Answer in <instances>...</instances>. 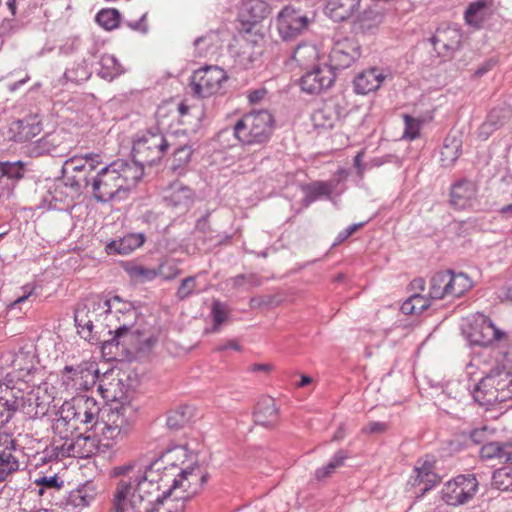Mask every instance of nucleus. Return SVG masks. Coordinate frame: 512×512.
I'll use <instances>...</instances> for the list:
<instances>
[{
	"label": "nucleus",
	"instance_id": "nucleus-1",
	"mask_svg": "<svg viewBox=\"0 0 512 512\" xmlns=\"http://www.w3.org/2000/svg\"><path fill=\"white\" fill-rule=\"evenodd\" d=\"M115 512H183L182 503H174L162 493L159 485L122 477L114 492Z\"/></svg>",
	"mask_w": 512,
	"mask_h": 512
},
{
	"label": "nucleus",
	"instance_id": "nucleus-2",
	"mask_svg": "<svg viewBox=\"0 0 512 512\" xmlns=\"http://www.w3.org/2000/svg\"><path fill=\"white\" fill-rule=\"evenodd\" d=\"M144 175V169L125 160H115L90 178L89 190L97 202H120L128 198Z\"/></svg>",
	"mask_w": 512,
	"mask_h": 512
},
{
	"label": "nucleus",
	"instance_id": "nucleus-3",
	"mask_svg": "<svg viewBox=\"0 0 512 512\" xmlns=\"http://www.w3.org/2000/svg\"><path fill=\"white\" fill-rule=\"evenodd\" d=\"M489 358L473 397L480 405L494 406L512 398V345L507 351L493 350Z\"/></svg>",
	"mask_w": 512,
	"mask_h": 512
},
{
	"label": "nucleus",
	"instance_id": "nucleus-4",
	"mask_svg": "<svg viewBox=\"0 0 512 512\" xmlns=\"http://www.w3.org/2000/svg\"><path fill=\"white\" fill-rule=\"evenodd\" d=\"M100 413V405L93 397L74 396L60 406L57 417L52 423L53 434L68 437L76 434L80 425L95 426Z\"/></svg>",
	"mask_w": 512,
	"mask_h": 512
},
{
	"label": "nucleus",
	"instance_id": "nucleus-5",
	"mask_svg": "<svg viewBox=\"0 0 512 512\" xmlns=\"http://www.w3.org/2000/svg\"><path fill=\"white\" fill-rule=\"evenodd\" d=\"M192 455L184 446H175L165 451L159 458L153 461L144 471L137 470L132 464H127L114 468V474L117 476H132L139 481L160 485V482L168 473L176 474L185 470L184 465L192 463Z\"/></svg>",
	"mask_w": 512,
	"mask_h": 512
},
{
	"label": "nucleus",
	"instance_id": "nucleus-6",
	"mask_svg": "<svg viewBox=\"0 0 512 512\" xmlns=\"http://www.w3.org/2000/svg\"><path fill=\"white\" fill-rule=\"evenodd\" d=\"M133 407L130 403L108 404L101 410L95 424V434L104 449H110L123 441L132 429Z\"/></svg>",
	"mask_w": 512,
	"mask_h": 512
},
{
	"label": "nucleus",
	"instance_id": "nucleus-7",
	"mask_svg": "<svg viewBox=\"0 0 512 512\" xmlns=\"http://www.w3.org/2000/svg\"><path fill=\"white\" fill-rule=\"evenodd\" d=\"M160 482L162 493L182 503L195 496L206 481V475L199 465H188L185 470L176 474L168 473Z\"/></svg>",
	"mask_w": 512,
	"mask_h": 512
},
{
	"label": "nucleus",
	"instance_id": "nucleus-8",
	"mask_svg": "<svg viewBox=\"0 0 512 512\" xmlns=\"http://www.w3.org/2000/svg\"><path fill=\"white\" fill-rule=\"evenodd\" d=\"M0 368H11L7 379L15 382H24L27 386L35 380H41L43 373L39 365L36 349L30 345L18 351H4L0 355Z\"/></svg>",
	"mask_w": 512,
	"mask_h": 512
},
{
	"label": "nucleus",
	"instance_id": "nucleus-9",
	"mask_svg": "<svg viewBox=\"0 0 512 512\" xmlns=\"http://www.w3.org/2000/svg\"><path fill=\"white\" fill-rule=\"evenodd\" d=\"M101 163V156L96 153L73 156L67 159L63 165L65 183L56 185L53 191V200L63 202L64 189L69 187L73 194H79L82 187L89 188V171L94 170Z\"/></svg>",
	"mask_w": 512,
	"mask_h": 512
},
{
	"label": "nucleus",
	"instance_id": "nucleus-10",
	"mask_svg": "<svg viewBox=\"0 0 512 512\" xmlns=\"http://www.w3.org/2000/svg\"><path fill=\"white\" fill-rule=\"evenodd\" d=\"M274 123L273 115L267 110L252 111L235 123L233 133L243 145L264 144L273 134Z\"/></svg>",
	"mask_w": 512,
	"mask_h": 512
},
{
	"label": "nucleus",
	"instance_id": "nucleus-11",
	"mask_svg": "<svg viewBox=\"0 0 512 512\" xmlns=\"http://www.w3.org/2000/svg\"><path fill=\"white\" fill-rule=\"evenodd\" d=\"M472 287L473 281L467 274L452 270L440 271L430 279L429 296L452 302L464 296Z\"/></svg>",
	"mask_w": 512,
	"mask_h": 512
},
{
	"label": "nucleus",
	"instance_id": "nucleus-12",
	"mask_svg": "<svg viewBox=\"0 0 512 512\" xmlns=\"http://www.w3.org/2000/svg\"><path fill=\"white\" fill-rule=\"evenodd\" d=\"M175 141H169L162 133L146 131L139 134L133 141L130 163L137 164L144 169L145 165L152 166L159 163L169 148L176 145Z\"/></svg>",
	"mask_w": 512,
	"mask_h": 512
},
{
	"label": "nucleus",
	"instance_id": "nucleus-13",
	"mask_svg": "<svg viewBox=\"0 0 512 512\" xmlns=\"http://www.w3.org/2000/svg\"><path fill=\"white\" fill-rule=\"evenodd\" d=\"M98 379V367L94 361H86L75 368L66 366L60 374L58 388L61 394H72L92 388Z\"/></svg>",
	"mask_w": 512,
	"mask_h": 512
},
{
	"label": "nucleus",
	"instance_id": "nucleus-14",
	"mask_svg": "<svg viewBox=\"0 0 512 512\" xmlns=\"http://www.w3.org/2000/svg\"><path fill=\"white\" fill-rule=\"evenodd\" d=\"M57 396H62L60 390L48 381H43L41 378V380L31 382L30 388L25 392V414L30 418L45 416Z\"/></svg>",
	"mask_w": 512,
	"mask_h": 512
},
{
	"label": "nucleus",
	"instance_id": "nucleus-15",
	"mask_svg": "<svg viewBox=\"0 0 512 512\" xmlns=\"http://www.w3.org/2000/svg\"><path fill=\"white\" fill-rule=\"evenodd\" d=\"M227 80L228 75L223 68L216 65H206L192 73L189 86L195 96L209 98L218 94Z\"/></svg>",
	"mask_w": 512,
	"mask_h": 512
},
{
	"label": "nucleus",
	"instance_id": "nucleus-16",
	"mask_svg": "<svg viewBox=\"0 0 512 512\" xmlns=\"http://www.w3.org/2000/svg\"><path fill=\"white\" fill-rule=\"evenodd\" d=\"M53 448L57 457L89 458L103 448L98 438L91 435L73 434L68 437H53Z\"/></svg>",
	"mask_w": 512,
	"mask_h": 512
},
{
	"label": "nucleus",
	"instance_id": "nucleus-17",
	"mask_svg": "<svg viewBox=\"0 0 512 512\" xmlns=\"http://www.w3.org/2000/svg\"><path fill=\"white\" fill-rule=\"evenodd\" d=\"M270 6L264 0H242L237 9L239 32L243 35L254 33L263 39V33H258V27L269 16Z\"/></svg>",
	"mask_w": 512,
	"mask_h": 512
},
{
	"label": "nucleus",
	"instance_id": "nucleus-18",
	"mask_svg": "<svg viewBox=\"0 0 512 512\" xmlns=\"http://www.w3.org/2000/svg\"><path fill=\"white\" fill-rule=\"evenodd\" d=\"M30 386L24 382L7 379L0 382V425L9 422L17 411L25 413V392Z\"/></svg>",
	"mask_w": 512,
	"mask_h": 512
},
{
	"label": "nucleus",
	"instance_id": "nucleus-19",
	"mask_svg": "<svg viewBox=\"0 0 512 512\" xmlns=\"http://www.w3.org/2000/svg\"><path fill=\"white\" fill-rule=\"evenodd\" d=\"M311 22L312 19L300 9L287 5L278 12L275 27L283 41H292L302 35Z\"/></svg>",
	"mask_w": 512,
	"mask_h": 512
},
{
	"label": "nucleus",
	"instance_id": "nucleus-20",
	"mask_svg": "<svg viewBox=\"0 0 512 512\" xmlns=\"http://www.w3.org/2000/svg\"><path fill=\"white\" fill-rule=\"evenodd\" d=\"M467 336L472 344L484 347L508 340V334L497 327L490 318L482 314L473 317L469 324Z\"/></svg>",
	"mask_w": 512,
	"mask_h": 512
},
{
	"label": "nucleus",
	"instance_id": "nucleus-21",
	"mask_svg": "<svg viewBox=\"0 0 512 512\" xmlns=\"http://www.w3.org/2000/svg\"><path fill=\"white\" fill-rule=\"evenodd\" d=\"M478 490V481L474 475H458L446 482L442 488V499L451 506L470 501Z\"/></svg>",
	"mask_w": 512,
	"mask_h": 512
},
{
	"label": "nucleus",
	"instance_id": "nucleus-22",
	"mask_svg": "<svg viewBox=\"0 0 512 512\" xmlns=\"http://www.w3.org/2000/svg\"><path fill=\"white\" fill-rule=\"evenodd\" d=\"M361 48L358 41L354 38H343L338 40L333 46L330 54L329 61L333 71L335 69H344L360 57Z\"/></svg>",
	"mask_w": 512,
	"mask_h": 512
},
{
	"label": "nucleus",
	"instance_id": "nucleus-23",
	"mask_svg": "<svg viewBox=\"0 0 512 512\" xmlns=\"http://www.w3.org/2000/svg\"><path fill=\"white\" fill-rule=\"evenodd\" d=\"M335 72L324 64L306 72L300 79L301 89L309 94H318L332 86Z\"/></svg>",
	"mask_w": 512,
	"mask_h": 512
},
{
	"label": "nucleus",
	"instance_id": "nucleus-24",
	"mask_svg": "<svg viewBox=\"0 0 512 512\" xmlns=\"http://www.w3.org/2000/svg\"><path fill=\"white\" fill-rule=\"evenodd\" d=\"M166 204L179 213L187 212L194 204L195 192L183 182L176 180L164 191Z\"/></svg>",
	"mask_w": 512,
	"mask_h": 512
},
{
	"label": "nucleus",
	"instance_id": "nucleus-25",
	"mask_svg": "<svg viewBox=\"0 0 512 512\" xmlns=\"http://www.w3.org/2000/svg\"><path fill=\"white\" fill-rule=\"evenodd\" d=\"M98 391L109 404L130 403L127 401V386L123 383L119 372L105 373L99 381Z\"/></svg>",
	"mask_w": 512,
	"mask_h": 512
},
{
	"label": "nucleus",
	"instance_id": "nucleus-26",
	"mask_svg": "<svg viewBox=\"0 0 512 512\" xmlns=\"http://www.w3.org/2000/svg\"><path fill=\"white\" fill-rule=\"evenodd\" d=\"M478 188L471 180H460L455 183L450 192V202L456 209H467L477 203Z\"/></svg>",
	"mask_w": 512,
	"mask_h": 512
},
{
	"label": "nucleus",
	"instance_id": "nucleus-27",
	"mask_svg": "<svg viewBox=\"0 0 512 512\" xmlns=\"http://www.w3.org/2000/svg\"><path fill=\"white\" fill-rule=\"evenodd\" d=\"M414 472L416 476L414 478L413 485L424 486L421 491L424 493L440 482V478L435 472V459L433 456H425L419 459L415 465Z\"/></svg>",
	"mask_w": 512,
	"mask_h": 512
},
{
	"label": "nucleus",
	"instance_id": "nucleus-28",
	"mask_svg": "<svg viewBox=\"0 0 512 512\" xmlns=\"http://www.w3.org/2000/svg\"><path fill=\"white\" fill-rule=\"evenodd\" d=\"M15 449L14 440L11 435L0 432V482L18 470L19 462L13 455Z\"/></svg>",
	"mask_w": 512,
	"mask_h": 512
},
{
	"label": "nucleus",
	"instance_id": "nucleus-29",
	"mask_svg": "<svg viewBox=\"0 0 512 512\" xmlns=\"http://www.w3.org/2000/svg\"><path fill=\"white\" fill-rule=\"evenodd\" d=\"M41 131L40 120L33 116L12 122L9 127V137L15 142H27L38 136Z\"/></svg>",
	"mask_w": 512,
	"mask_h": 512
},
{
	"label": "nucleus",
	"instance_id": "nucleus-30",
	"mask_svg": "<svg viewBox=\"0 0 512 512\" xmlns=\"http://www.w3.org/2000/svg\"><path fill=\"white\" fill-rule=\"evenodd\" d=\"M386 75L378 68H370L359 73L354 79V90L357 94L366 95L378 90Z\"/></svg>",
	"mask_w": 512,
	"mask_h": 512
},
{
	"label": "nucleus",
	"instance_id": "nucleus-31",
	"mask_svg": "<svg viewBox=\"0 0 512 512\" xmlns=\"http://www.w3.org/2000/svg\"><path fill=\"white\" fill-rule=\"evenodd\" d=\"M144 242L145 237L142 233L127 234L106 244L105 251L109 255H128L141 247Z\"/></svg>",
	"mask_w": 512,
	"mask_h": 512
},
{
	"label": "nucleus",
	"instance_id": "nucleus-32",
	"mask_svg": "<svg viewBox=\"0 0 512 512\" xmlns=\"http://www.w3.org/2000/svg\"><path fill=\"white\" fill-rule=\"evenodd\" d=\"M340 119L337 107L332 103H325L315 109L311 114V121L316 129H332Z\"/></svg>",
	"mask_w": 512,
	"mask_h": 512
},
{
	"label": "nucleus",
	"instance_id": "nucleus-33",
	"mask_svg": "<svg viewBox=\"0 0 512 512\" xmlns=\"http://www.w3.org/2000/svg\"><path fill=\"white\" fill-rule=\"evenodd\" d=\"M360 7V0H329L326 5V14L334 21L347 20Z\"/></svg>",
	"mask_w": 512,
	"mask_h": 512
},
{
	"label": "nucleus",
	"instance_id": "nucleus-34",
	"mask_svg": "<svg viewBox=\"0 0 512 512\" xmlns=\"http://www.w3.org/2000/svg\"><path fill=\"white\" fill-rule=\"evenodd\" d=\"M116 303H120L118 297H114L112 300L105 301H102L101 299L92 300L89 302V305H85L83 308L76 311L75 321L79 326L86 327L89 331H91L93 328V318H96V316L94 314L91 316L89 315V306H92L93 308L98 306L105 309L106 312L112 313V306Z\"/></svg>",
	"mask_w": 512,
	"mask_h": 512
},
{
	"label": "nucleus",
	"instance_id": "nucleus-35",
	"mask_svg": "<svg viewBox=\"0 0 512 512\" xmlns=\"http://www.w3.org/2000/svg\"><path fill=\"white\" fill-rule=\"evenodd\" d=\"M462 142L456 136H447L440 152V162L443 167H451L461 154Z\"/></svg>",
	"mask_w": 512,
	"mask_h": 512
},
{
	"label": "nucleus",
	"instance_id": "nucleus-36",
	"mask_svg": "<svg viewBox=\"0 0 512 512\" xmlns=\"http://www.w3.org/2000/svg\"><path fill=\"white\" fill-rule=\"evenodd\" d=\"M319 59V52L315 45L308 43V42H302L300 43L294 53H293V60L303 68H308L310 66H313L317 60Z\"/></svg>",
	"mask_w": 512,
	"mask_h": 512
},
{
	"label": "nucleus",
	"instance_id": "nucleus-37",
	"mask_svg": "<svg viewBox=\"0 0 512 512\" xmlns=\"http://www.w3.org/2000/svg\"><path fill=\"white\" fill-rule=\"evenodd\" d=\"M492 1L479 0L468 5L464 12L465 22L474 28H480L486 18V10Z\"/></svg>",
	"mask_w": 512,
	"mask_h": 512
},
{
	"label": "nucleus",
	"instance_id": "nucleus-38",
	"mask_svg": "<svg viewBox=\"0 0 512 512\" xmlns=\"http://www.w3.org/2000/svg\"><path fill=\"white\" fill-rule=\"evenodd\" d=\"M170 141H175L177 143L176 145H169V147H174L172 154L173 169L186 166L191 160L193 145L189 142L180 141L176 136H172Z\"/></svg>",
	"mask_w": 512,
	"mask_h": 512
},
{
	"label": "nucleus",
	"instance_id": "nucleus-39",
	"mask_svg": "<svg viewBox=\"0 0 512 512\" xmlns=\"http://www.w3.org/2000/svg\"><path fill=\"white\" fill-rule=\"evenodd\" d=\"M255 421L263 426H271L277 421V408L273 399L259 402L254 412Z\"/></svg>",
	"mask_w": 512,
	"mask_h": 512
},
{
	"label": "nucleus",
	"instance_id": "nucleus-40",
	"mask_svg": "<svg viewBox=\"0 0 512 512\" xmlns=\"http://www.w3.org/2000/svg\"><path fill=\"white\" fill-rule=\"evenodd\" d=\"M99 74L106 80H112L123 73V68L112 54H104L100 59Z\"/></svg>",
	"mask_w": 512,
	"mask_h": 512
},
{
	"label": "nucleus",
	"instance_id": "nucleus-41",
	"mask_svg": "<svg viewBox=\"0 0 512 512\" xmlns=\"http://www.w3.org/2000/svg\"><path fill=\"white\" fill-rule=\"evenodd\" d=\"M347 458L348 455L346 452L343 450L337 451L327 465L315 471V478L317 480H323L331 477L338 468L344 465Z\"/></svg>",
	"mask_w": 512,
	"mask_h": 512
},
{
	"label": "nucleus",
	"instance_id": "nucleus-42",
	"mask_svg": "<svg viewBox=\"0 0 512 512\" xmlns=\"http://www.w3.org/2000/svg\"><path fill=\"white\" fill-rule=\"evenodd\" d=\"M509 444H501L499 442H489L482 446L480 455L483 459H499L507 462Z\"/></svg>",
	"mask_w": 512,
	"mask_h": 512
},
{
	"label": "nucleus",
	"instance_id": "nucleus-43",
	"mask_svg": "<svg viewBox=\"0 0 512 512\" xmlns=\"http://www.w3.org/2000/svg\"><path fill=\"white\" fill-rule=\"evenodd\" d=\"M492 485L500 491H512V465H506L494 471Z\"/></svg>",
	"mask_w": 512,
	"mask_h": 512
},
{
	"label": "nucleus",
	"instance_id": "nucleus-44",
	"mask_svg": "<svg viewBox=\"0 0 512 512\" xmlns=\"http://www.w3.org/2000/svg\"><path fill=\"white\" fill-rule=\"evenodd\" d=\"M429 306V300L425 296L413 294L401 305V311L406 315L419 314Z\"/></svg>",
	"mask_w": 512,
	"mask_h": 512
},
{
	"label": "nucleus",
	"instance_id": "nucleus-45",
	"mask_svg": "<svg viewBox=\"0 0 512 512\" xmlns=\"http://www.w3.org/2000/svg\"><path fill=\"white\" fill-rule=\"evenodd\" d=\"M96 22L107 31L116 29L120 24V14L116 9H102L96 15Z\"/></svg>",
	"mask_w": 512,
	"mask_h": 512
},
{
	"label": "nucleus",
	"instance_id": "nucleus-46",
	"mask_svg": "<svg viewBox=\"0 0 512 512\" xmlns=\"http://www.w3.org/2000/svg\"><path fill=\"white\" fill-rule=\"evenodd\" d=\"M116 345H133L135 350H142L143 344L138 340V337L131 332V330L126 326H120L115 331V339Z\"/></svg>",
	"mask_w": 512,
	"mask_h": 512
},
{
	"label": "nucleus",
	"instance_id": "nucleus-47",
	"mask_svg": "<svg viewBox=\"0 0 512 512\" xmlns=\"http://www.w3.org/2000/svg\"><path fill=\"white\" fill-rule=\"evenodd\" d=\"M24 173V163L21 161L0 162V175L3 177L18 181L24 177Z\"/></svg>",
	"mask_w": 512,
	"mask_h": 512
},
{
	"label": "nucleus",
	"instance_id": "nucleus-48",
	"mask_svg": "<svg viewBox=\"0 0 512 512\" xmlns=\"http://www.w3.org/2000/svg\"><path fill=\"white\" fill-rule=\"evenodd\" d=\"M157 276H161L164 280H173L181 274L178 263L174 259H165L162 261L157 269Z\"/></svg>",
	"mask_w": 512,
	"mask_h": 512
},
{
	"label": "nucleus",
	"instance_id": "nucleus-49",
	"mask_svg": "<svg viewBox=\"0 0 512 512\" xmlns=\"http://www.w3.org/2000/svg\"><path fill=\"white\" fill-rule=\"evenodd\" d=\"M127 272L133 280L139 282L152 281L157 277L156 269L142 265H132L127 268Z\"/></svg>",
	"mask_w": 512,
	"mask_h": 512
},
{
	"label": "nucleus",
	"instance_id": "nucleus-50",
	"mask_svg": "<svg viewBox=\"0 0 512 512\" xmlns=\"http://www.w3.org/2000/svg\"><path fill=\"white\" fill-rule=\"evenodd\" d=\"M192 415V408L189 406H183L171 413L168 417V425L173 428H181L186 423L189 422V419Z\"/></svg>",
	"mask_w": 512,
	"mask_h": 512
},
{
	"label": "nucleus",
	"instance_id": "nucleus-51",
	"mask_svg": "<svg viewBox=\"0 0 512 512\" xmlns=\"http://www.w3.org/2000/svg\"><path fill=\"white\" fill-rule=\"evenodd\" d=\"M169 111L177 117L178 123L181 125H192L194 120H197V117L191 113L192 107L184 102L179 103L173 109H169Z\"/></svg>",
	"mask_w": 512,
	"mask_h": 512
},
{
	"label": "nucleus",
	"instance_id": "nucleus-52",
	"mask_svg": "<svg viewBox=\"0 0 512 512\" xmlns=\"http://www.w3.org/2000/svg\"><path fill=\"white\" fill-rule=\"evenodd\" d=\"M403 119L405 123L403 138L408 140L417 139L420 136L422 122L410 115H404Z\"/></svg>",
	"mask_w": 512,
	"mask_h": 512
},
{
	"label": "nucleus",
	"instance_id": "nucleus-53",
	"mask_svg": "<svg viewBox=\"0 0 512 512\" xmlns=\"http://www.w3.org/2000/svg\"><path fill=\"white\" fill-rule=\"evenodd\" d=\"M335 186L331 182H323L318 181L312 183L309 188V194L313 196L314 198L320 197V196H330L334 190Z\"/></svg>",
	"mask_w": 512,
	"mask_h": 512
},
{
	"label": "nucleus",
	"instance_id": "nucleus-54",
	"mask_svg": "<svg viewBox=\"0 0 512 512\" xmlns=\"http://www.w3.org/2000/svg\"><path fill=\"white\" fill-rule=\"evenodd\" d=\"M196 288V279L193 276H189L182 280L180 286L177 289V297L181 300L189 297Z\"/></svg>",
	"mask_w": 512,
	"mask_h": 512
},
{
	"label": "nucleus",
	"instance_id": "nucleus-55",
	"mask_svg": "<svg viewBox=\"0 0 512 512\" xmlns=\"http://www.w3.org/2000/svg\"><path fill=\"white\" fill-rule=\"evenodd\" d=\"M212 315L217 326L222 324L227 319V312L223 305L218 301L214 302L212 305Z\"/></svg>",
	"mask_w": 512,
	"mask_h": 512
},
{
	"label": "nucleus",
	"instance_id": "nucleus-56",
	"mask_svg": "<svg viewBox=\"0 0 512 512\" xmlns=\"http://www.w3.org/2000/svg\"><path fill=\"white\" fill-rule=\"evenodd\" d=\"M388 425L384 422H369L366 426L361 429L363 434H374V433H383L387 431Z\"/></svg>",
	"mask_w": 512,
	"mask_h": 512
},
{
	"label": "nucleus",
	"instance_id": "nucleus-57",
	"mask_svg": "<svg viewBox=\"0 0 512 512\" xmlns=\"http://www.w3.org/2000/svg\"><path fill=\"white\" fill-rule=\"evenodd\" d=\"M92 500L90 495H87L82 490H78L72 495V502L75 506H88Z\"/></svg>",
	"mask_w": 512,
	"mask_h": 512
},
{
	"label": "nucleus",
	"instance_id": "nucleus-58",
	"mask_svg": "<svg viewBox=\"0 0 512 512\" xmlns=\"http://www.w3.org/2000/svg\"><path fill=\"white\" fill-rule=\"evenodd\" d=\"M362 225H363L362 223L350 225L343 232L339 233V235H338L339 241L341 242V241H344L345 239H347L349 236L354 234L360 227H362Z\"/></svg>",
	"mask_w": 512,
	"mask_h": 512
},
{
	"label": "nucleus",
	"instance_id": "nucleus-59",
	"mask_svg": "<svg viewBox=\"0 0 512 512\" xmlns=\"http://www.w3.org/2000/svg\"><path fill=\"white\" fill-rule=\"evenodd\" d=\"M24 294L17 297V299L12 303V306H16L22 302H24L34 291L33 287L24 286L23 287Z\"/></svg>",
	"mask_w": 512,
	"mask_h": 512
},
{
	"label": "nucleus",
	"instance_id": "nucleus-60",
	"mask_svg": "<svg viewBox=\"0 0 512 512\" xmlns=\"http://www.w3.org/2000/svg\"><path fill=\"white\" fill-rule=\"evenodd\" d=\"M265 94V90H255L249 93L248 99L251 103H257L264 98Z\"/></svg>",
	"mask_w": 512,
	"mask_h": 512
},
{
	"label": "nucleus",
	"instance_id": "nucleus-61",
	"mask_svg": "<svg viewBox=\"0 0 512 512\" xmlns=\"http://www.w3.org/2000/svg\"><path fill=\"white\" fill-rule=\"evenodd\" d=\"M487 431V428L486 427H482V428H479V429H474L472 432H471V439L476 442V443H480L482 440H483V434Z\"/></svg>",
	"mask_w": 512,
	"mask_h": 512
},
{
	"label": "nucleus",
	"instance_id": "nucleus-62",
	"mask_svg": "<svg viewBox=\"0 0 512 512\" xmlns=\"http://www.w3.org/2000/svg\"><path fill=\"white\" fill-rule=\"evenodd\" d=\"M311 382H312L311 377L303 375L301 377L300 381L296 384V387L302 388V387L309 385Z\"/></svg>",
	"mask_w": 512,
	"mask_h": 512
},
{
	"label": "nucleus",
	"instance_id": "nucleus-63",
	"mask_svg": "<svg viewBox=\"0 0 512 512\" xmlns=\"http://www.w3.org/2000/svg\"><path fill=\"white\" fill-rule=\"evenodd\" d=\"M492 127V124L490 122H485L481 125L480 127V134L481 135H485L484 138H486L488 136V133H489V129Z\"/></svg>",
	"mask_w": 512,
	"mask_h": 512
},
{
	"label": "nucleus",
	"instance_id": "nucleus-64",
	"mask_svg": "<svg viewBox=\"0 0 512 512\" xmlns=\"http://www.w3.org/2000/svg\"><path fill=\"white\" fill-rule=\"evenodd\" d=\"M503 298L512 301V285L505 288Z\"/></svg>",
	"mask_w": 512,
	"mask_h": 512
}]
</instances>
